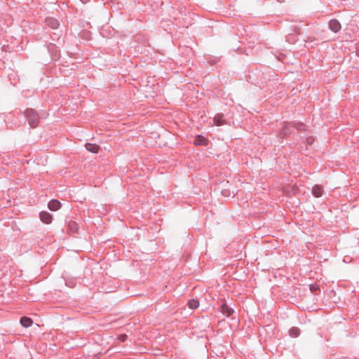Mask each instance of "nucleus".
Wrapping results in <instances>:
<instances>
[{
    "instance_id": "1",
    "label": "nucleus",
    "mask_w": 359,
    "mask_h": 359,
    "mask_svg": "<svg viewBox=\"0 0 359 359\" xmlns=\"http://www.w3.org/2000/svg\"><path fill=\"white\" fill-rule=\"evenodd\" d=\"M24 116L31 128H34L38 126L40 118L38 113L34 109H27Z\"/></svg>"
},
{
    "instance_id": "2",
    "label": "nucleus",
    "mask_w": 359,
    "mask_h": 359,
    "mask_svg": "<svg viewBox=\"0 0 359 359\" xmlns=\"http://www.w3.org/2000/svg\"><path fill=\"white\" fill-rule=\"evenodd\" d=\"M31 326H33L32 332L34 333L38 332L39 329V324H34V322L31 318L24 316V327H29Z\"/></svg>"
},
{
    "instance_id": "3",
    "label": "nucleus",
    "mask_w": 359,
    "mask_h": 359,
    "mask_svg": "<svg viewBox=\"0 0 359 359\" xmlns=\"http://www.w3.org/2000/svg\"><path fill=\"white\" fill-rule=\"evenodd\" d=\"M39 217L41 221L46 224H50L53 220V215L46 211L41 212Z\"/></svg>"
},
{
    "instance_id": "4",
    "label": "nucleus",
    "mask_w": 359,
    "mask_h": 359,
    "mask_svg": "<svg viewBox=\"0 0 359 359\" xmlns=\"http://www.w3.org/2000/svg\"><path fill=\"white\" fill-rule=\"evenodd\" d=\"M48 207L51 211H57L61 208V203L59 201L53 199L48 203Z\"/></svg>"
},
{
    "instance_id": "5",
    "label": "nucleus",
    "mask_w": 359,
    "mask_h": 359,
    "mask_svg": "<svg viewBox=\"0 0 359 359\" xmlns=\"http://www.w3.org/2000/svg\"><path fill=\"white\" fill-rule=\"evenodd\" d=\"M220 311L227 317L231 316L233 313V310L230 308L225 302L222 304Z\"/></svg>"
},
{
    "instance_id": "6",
    "label": "nucleus",
    "mask_w": 359,
    "mask_h": 359,
    "mask_svg": "<svg viewBox=\"0 0 359 359\" xmlns=\"http://www.w3.org/2000/svg\"><path fill=\"white\" fill-rule=\"evenodd\" d=\"M330 29L334 32H337L341 29V25L337 20H332L329 22Z\"/></svg>"
},
{
    "instance_id": "7",
    "label": "nucleus",
    "mask_w": 359,
    "mask_h": 359,
    "mask_svg": "<svg viewBox=\"0 0 359 359\" xmlns=\"http://www.w3.org/2000/svg\"><path fill=\"white\" fill-rule=\"evenodd\" d=\"M86 149L92 153L97 154L100 151V146L95 144L87 143L85 145Z\"/></svg>"
},
{
    "instance_id": "8",
    "label": "nucleus",
    "mask_w": 359,
    "mask_h": 359,
    "mask_svg": "<svg viewBox=\"0 0 359 359\" xmlns=\"http://www.w3.org/2000/svg\"><path fill=\"white\" fill-rule=\"evenodd\" d=\"M194 144L196 145H207L208 144V141L202 135H197L196 137L195 140H194Z\"/></svg>"
},
{
    "instance_id": "9",
    "label": "nucleus",
    "mask_w": 359,
    "mask_h": 359,
    "mask_svg": "<svg viewBox=\"0 0 359 359\" xmlns=\"http://www.w3.org/2000/svg\"><path fill=\"white\" fill-rule=\"evenodd\" d=\"M46 24L53 29H57L59 27V22L53 18L47 19Z\"/></svg>"
},
{
    "instance_id": "10",
    "label": "nucleus",
    "mask_w": 359,
    "mask_h": 359,
    "mask_svg": "<svg viewBox=\"0 0 359 359\" xmlns=\"http://www.w3.org/2000/svg\"><path fill=\"white\" fill-rule=\"evenodd\" d=\"M312 193L316 197H320L323 194V189L320 186L316 185L313 187Z\"/></svg>"
},
{
    "instance_id": "11",
    "label": "nucleus",
    "mask_w": 359,
    "mask_h": 359,
    "mask_svg": "<svg viewBox=\"0 0 359 359\" xmlns=\"http://www.w3.org/2000/svg\"><path fill=\"white\" fill-rule=\"evenodd\" d=\"M69 231L75 233L78 231L79 226L76 222L74 221H70L68 224Z\"/></svg>"
},
{
    "instance_id": "12",
    "label": "nucleus",
    "mask_w": 359,
    "mask_h": 359,
    "mask_svg": "<svg viewBox=\"0 0 359 359\" xmlns=\"http://www.w3.org/2000/svg\"><path fill=\"white\" fill-rule=\"evenodd\" d=\"M198 306H199V302L197 299H191L188 302V306L191 309H195L198 308Z\"/></svg>"
},
{
    "instance_id": "13",
    "label": "nucleus",
    "mask_w": 359,
    "mask_h": 359,
    "mask_svg": "<svg viewBox=\"0 0 359 359\" xmlns=\"http://www.w3.org/2000/svg\"><path fill=\"white\" fill-rule=\"evenodd\" d=\"M223 118H222V115L221 114H217V116H215V117L214 118V122L215 123V125L217 126H221L223 124Z\"/></svg>"
},
{
    "instance_id": "14",
    "label": "nucleus",
    "mask_w": 359,
    "mask_h": 359,
    "mask_svg": "<svg viewBox=\"0 0 359 359\" xmlns=\"http://www.w3.org/2000/svg\"><path fill=\"white\" fill-rule=\"evenodd\" d=\"M300 334V330L297 327H292L290 330V334L292 337H297Z\"/></svg>"
},
{
    "instance_id": "15",
    "label": "nucleus",
    "mask_w": 359,
    "mask_h": 359,
    "mask_svg": "<svg viewBox=\"0 0 359 359\" xmlns=\"http://www.w3.org/2000/svg\"><path fill=\"white\" fill-rule=\"evenodd\" d=\"M126 338H127L126 334H121L118 337V340H120L121 341H125Z\"/></svg>"
},
{
    "instance_id": "16",
    "label": "nucleus",
    "mask_w": 359,
    "mask_h": 359,
    "mask_svg": "<svg viewBox=\"0 0 359 359\" xmlns=\"http://www.w3.org/2000/svg\"><path fill=\"white\" fill-rule=\"evenodd\" d=\"M310 289L311 291H316L317 290H318V287L316 285H311L310 286Z\"/></svg>"
},
{
    "instance_id": "17",
    "label": "nucleus",
    "mask_w": 359,
    "mask_h": 359,
    "mask_svg": "<svg viewBox=\"0 0 359 359\" xmlns=\"http://www.w3.org/2000/svg\"><path fill=\"white\" fill-rule=\"evenodd\" d=\"M19 323L22 325V316L20 318Z\"/></svg>"
},
{
    "instance_id": "18",
    "label": "nucleus",
    "mask_w": 359,
    "mask_h": 359,
    "mask_svg": "<svg viewBox=\"0 0 359 359\" xmlns=\"http://www.w3.org/2000/svg\"><path fill=\"white\" fill-rule=\"evenodd\" d=\"M29 336L31 337L32 336V333L31 332H29Z\"/></svg>"
}]
</instances>
